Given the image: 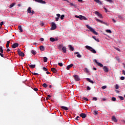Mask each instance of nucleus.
<instances>
[{"instance_id": "nucleus-1", "label": "nucleus", "mask_w": 125, "mask_h": 125, "mask_svg": "<svg viewBox=\"0 0 125 125\" xmlns=\"http://www.w3.org/2000/svg\"><path fill=\"white\" fill-rule=\"evenodd\" d=\"M86 28H87V29L90 30V32L93 33V34H94L95 35H98V33L97 32H96V31H95V30L94 29H93V28H92V27L89 26V25H86Z\"/></svg>"}, {"instance_id": "nucleus-2", "label": "nucleus", "mask_w": 125, "mask_h": 125, "mask_svg": "<svg viewBox=\"0 0 125 125\" xmlns=\"http://www.w3.org/2000/svg\"><path fill=\"white\" fill-rule=\"evenodd\" d=\"M85 48H86V49H88V50H90V51H91L92 53H96V51L91 46L86 45Z\"/></svg>"}, {"instance_id": "nucleus-3", "label": "nucleus", "mask_w": 125, "mask_h": 125, "mask_svg": "<svg viewBox=\"0 0 125 125\" xmlns=\"http://www.w3.org/2000/svg\"><path fill=\"white\" fill-rule=\"evenodd\" d=\"M32 9V8L31 7H29L27 9V13H30L31 15H33V14H35V11L34 10H31Z\"/></svg>"}, {"instance_id": "nucleus-4", "label": "nucleus", "mask_w": 125, "mask_h": 125, "mask_svg": "<svg viewBox=\"0 0 125 125\" xmlns=\"http://www.w3.org/2000/svg\"><path fill=\"white\" fill-rule=\"evenodd\" d=\"M18 53L19 55L21 57H24V56H25V54L22 52H21V50H20V49H18Z\"/></svg>"}, {"instance_id": "nucleus-5", "label": "nucleus", "mask_w": 125, "mask_h": 125, "mask_svg": "<svg viewBox=\"0 0 125 125\" xmlns=\"http://www.w3.org/2000/svg\"><path fill=\"white\" fill-rule=\"evenodd\" d=\"M94 62L96 63L98 66H99V67H104V66H103V65L102 64V63L99 62H97V60H94Z\"/></svg>"}, {"instance_id": "nucleus-6", "label": "nucleus", "mask_w": 125, "mask_h": 125, "mask_svg": "<svg viewBox=\"0 0 125 125\" xmlns=\"http://www.w3.org/2000/svg\"><path fill=\"white\" fill-rule=\"evenodd\" d=\"M35 1H36L37 2H39V3H42V4H45L46 2L45 1L42 0H34Z\"/></svg>"}, {"instance_id": "nucleus-7", "label": "nucleus", "mask_w": 125, "mask_h": 125, "mask_svg": "<svg viewBox=\"0 0 125 125\" xmlns=\"http://www.w3.org/2000/svg\"><path fill=\"white\" fill-rule=\"evenodd\" d=\"M103 69L105 73H108L109 72V68L107 66H104L103 67Z\"/></svg>"}, {"instance_id": "nucleus-8", "label": "nucleus", "mask_w": 125, "mask_h": 125, "mask_svg": "<svg viewBox=\"0 0 125 125\" xmlns=\"http://www.w3.org/2000/svg\"><path fill=\"white\" fill-rule=\"evenodd\" d=\"M56 24L54 22L51 23V30H55L56 29Z\"/></svg>"}, {"instance_id": "nucleus-9", "label": "nucleus", "mask_w": 125, "mask_h": 125, "mask_svg": "<svg viewBox=\"0 0 125 125\" xmlns=\"http://www.w3.org/2000/svg\"><path fill=\"white\" fill-rule=\"evenodd\" d=\"M73 77L75 79V80L76 81V82H78V81H80V77H79V75H74Z\"/></svg>"}, {"instance_id": "nucleus-10", "label": "nucleus", "mask_w": 125, "mask_h": 125, "mask_svg": "<svg viewBox=\"0 0 125 125\" xmlns=\"http://www.w3.org/2000/svg\"><path fill=\"white\" fill-rule=\"evenodd\" d=\"M19 46V44L18 43H14L12 45V48H16V47H18Z\"/></svg>"}, {"instance_id": "nucleus-11", "label": "nucleus", "mask_w": 125, "mask_h": 125, "mask_svg": "<svg viewBox=\"0 0 125 125\" xmlns=\"http://www.w3.org/2000/svg\"><path fill=\"white\" fill-rule=\"evenodd\" d=\"M95 14H96V15H97V16L100 17V18H102V15L101 14H100V13H99V12L95 11Z\"/></svg>"}, {"instance_id": "nucleus-12", "label": "nucleus", "mask_w": 125, "mask_h": 125, "mask_svg": "<svg viewBox=\"0 0 125 125\" xmlns=\"http://www.w3.org/2000/svg\"><path fill=\"white\" fill-rule=\"evenodd\" d=\"M111 120L113 122H114V123H118V120L114 116L112 117Z\"/></svg>"}, {"instance_id": "nucleus-13", "label": "nucleus", "mask_w": 125, "mask_h": 125, "mask_svg": "<svg viewBox=\"0 0 125 125\" xmlns=\"http://www.w3.org/2000/svg\"><path fill=\"white\" fill-rule=\"evenodd\" d=\"M80 117H82L83 119H85L86 118V114L85 113H81L80 114Z\"/></svg>"}, {"instance_id": "nucleus-14", "label": "nucleus", "mask_w": 125, "mask_h": 125, "mask_svg": "<svg viewBox=\"0 0 125 125\" xmlns=\"http://www.w3.org/2000/svg\"><path fill=\"white\" fill-rule=\"evenodd\" d=\"M74 54L75 55L77 54L76 56L78 58H82V55H81V54H80V53H79L78 52H75Z\"/></svg>"}, {"instance_id": "nucleus-15", "label": "nucleus", "mask_w": 125, "mask_h": 125, "mask_svg": "<svg viewBox=\"0 0 125 125\" xmlns=\"http://www.w3.org/2000/svg\"><path fill=\"white\" fill-rule=\"evenodd\" d=\"M62 52H63V53H66V52H67V48L65 46L62 48Z\"/></svg>"}, {"instance_id": "nucleus-16", "label": "nucleus", "mask_w": 125, "mask_h": 125, "mask_svg": "<svg viewBox=\"0 0 125 125\" xmlns=\"http://www.w3.org/2000/svg\"><path fill=\"white\" fill-rule=\"evenodd\" d=\"M94 1L98 3V4H100V5H102V2H101V1L99 0H94Z\"/></svg>"}, {"instance_id": "nucleus-17", "label": "nucleus", "mask_w": 125, "mask_h": 125, "mask_svg": "<svg viewBox=\"0 0 125 125\" xmlns=\"http://www.w3.org/2000/svg\"><path fill=\"white\" fill-rule=\"evenodd\" d=\"M51 71L53 72V73H55L57 72V70L55 68H53V67L51 68Z\"/></svg>"}, {"instance_id": "nucleus-18", "label": "nucleus", "mask_w": 125, "mask_h": 125, "mask_svg": "<svg viewBox=\"0 0 125 125\" xmlns=\"http://www.w3.org/2000/svg\"><path fill=\"white\" fill-rule=\"evenodd\" d=\"M73 66H74V64H70L67 65V66L66 67V70H69V69H70V68H72V67H73Z\"/></svg>"}, {"instance_id": "nucleus-19", "label": "nucleus", "mask_w": 125, "mask_h": 125, "mask_svg": "<svg viewBox=\"0 0 125 125\" xmlns=\"http://www.w3.org/2000/svg\"><path fill=\"white\" fill-rule=\"evenodd\" d=\"M80 20H87V18L81 15Z\"/></svg>"}, {"instance_id": "nucleus-20", "label": "nucleus", "mask_w": 125, "mask_h": 125, "mask_svg": "<svg viewBox=\"0 0 125 125\" xmlns=\"http://www.w3.org/2000/svg\"><path fill=\"white\" fill-rule=\"evenodd\" d=\"M18 29L21 33H22L23 32V29H22V26H21V25H19Z\"/></svg>"}, {"instance_id": "nucleus-21", "label": "nucleus", "mask_w": 125, "mask_h": 125, "mask_svg": "<svg viewBox=\"0 0 125 125\" xmlns=\"http://www.w3.org/2000/svg\"><path fill=\"white\" fill-rule=\"evenodd\" d=\"M61 108L62 109H63V110H65V111H67V110H68V107H67L66 106H61Z\"/></svg>"}, {"instance_id": "nucleus-22", "label": "nucleus", "mask_w": 125, "mask_h": 125, "mask_svg": "<svg viewBox=\"0 0 125 125\" xmlns=\"http://www.w3.org/2000/svg\"><path fill=\"white\" fill-rule=\"evenodd\" d=\"M68 47L70 50L74 51V47L72 46V45H69Z\"/></svg>"}, {"instance_id": "nucleus-23", "label": "nucleus", "mask_w": 125, "mask_h": 125, "mask_svg": "<svg viewBox=\"0 0 125 125\" xmlns=\"http://www.w3.org/2000/svg\"><path fill=\"white\" fill-rule=\"evenodd\" d=\"M40 50H41L42 51H44V46L43 45H41L40 47Z\"/></svg>"}, {"instance_id": "nucleus-24", "label": "nucleus", "mask_w": 125, "mask_h": 125, "mask_svg": "<svg viewBox=\"0 0 125 125\" xmlns=\"http://www.w3.org/2000/svg\"><path fill=\"white\" fill-rule=\"evenodd\" d=\"M29 67L31 69H34L36 67V64H30L29 65Z\"/></svg>"}, {"instance_id": "nucleus-25", "label": "nucleus", "mask_w": 125, "mask_h": 125, "mask_svg": "<svg viewBox=\"0 0 125 125\" xmlns=\"http://www.w3.org/2000/svg\"><path fill=\"white\" fill-rule=\"evenodd\" d=\"M93 113H94V116H97V115H98V111L96 110H94Z\"/></svg>"}, {"instance_id": "nucleus-26", "label": "nucleus", "mask_w": 125, "mask_h": 125, "mask_svg": "<svg viewBox=\"0 0 125 125\" xmlns=\"http://www.w3.org/2000/svg\"><path fill=\"white\" fill-rule=\"evenodd\" d=\"M96 21H97V22H100L101 23H102V24H103L104 21H100L99 19H95Z\"/></svg>"}, {"instance_id": "nucleus-27", "label": "nucleus", "mask_w": 125, "mask_h": 125, "mask_svg": "<svg viewBox=\"0 0 125 125\" xmlns=\"http://www.w3.org/2000/svg\"><path fill=\"white\" fill-rule=\"evenodd\" d=\"M9 43H10V41H7L6 46L7 48H8V47H9Z\"/></svg>"}, {"instance_id": "nucleus-28", "label": "nucleus", "mask_w": 125, "mask_h": 125, "mask_svg": "<svg viewBox=\"0 0 125 125\" xmlns=\"http://www.w3.org/2000/svg\"><path fill=\"white\" fill-rule=\"evenodd\" d=\"M43 62H47L48 59L46 57H44L43 58Z\"/></svg>"}, {"instance_id": "nucleus-29", "label": "nucleus", "mask_w": 125, "mask_h": 125, "mask_svg": "<svg viewBox=\"0 0 125 125\" xmlns=\"http://www.w3.org/2000/svg\"><path fill=\"white\" fill-rule=\"evenodd\" d=\"M92 38H93V39H94V40H95V41H96V42H100L99 39H96L95 38V37H94V36H93Z\"/></svg>"}, {"instance_id": "nucleus-30", "label": "nucleus", "mask_w": 125, "mask_h": 125, "mask_svg": "<svg viewBox=\"0 0 125 125\" xmlns=\"http://www.w3.org/2000/svg\"><path fill=\"white\" fill-rule=\"evenodd\" d=\"M50 41L52 42H55V39L54 38L51 37L50 38Z\"/></svg>"}, {"instance_id": "nucleus-31", "label": "nucleus", "mask_w": 125, "mask_h": 125, "mask_svg": "<svg viewBox=\"0 0 125 125\" xmlns=\"http://www.w3.org/2000/svg\"><path fill=\"white\" fill-rule=\"evenodd\" d=\"M0 52H1V53H3V49H2V47L1 46H0Z\"/></svg>"}, {"instance_id": "nucleus-32", "label": "nucleus", "mask_w": 125, "mask_h": 125, "mask_svg": "<svg viewBox=\"0 0 125 125\" xmlns=\"http://www.w3.org/2000/svg\"><path fill=\"white\" fill-rule=\"evenodd\" d=\"M106 33H108L109 34H112V31L110 29H107L106 30Z\"/></svg>"}, {"instance_id": "nucleus-33", "label": "nucleus", "mask_w": 125, "mask_h": 125, "mask_svg": "<svg viewBox=\"0 0 125 125\" xmlns=\"http://www.w3.org/2000/svg\"><path fill=\"white\" fill-rule=\"evenodd\" d=\"M118 17L119 19H122V20H124V18H123L121 15H118Z\"/></svg>"}, {"instance_id": "nucleus-34", "label": "nucleus", "mask_w": 125, "mask_h": 125, "mask_svg": "<svg viewBox=\"0 0 125 125\" xmlns=\"http://www.w3.org/2000/svg\"><path fill=\"white\" fill-rule=\"evenodd\" d=\"M31 53L33 54V55H36V51L34 50H31Z\"/></svg>"}, {"instance_id": "nucleus-35", "label": "nucleus", "mask_w": 125, "mask_h": 125, "mask_svg": "<svg viewBox=\"0 0 125 125\" xmlns=\"http://www.w3.org/2000/svg\"><path fill=\"white\" fill-rule=\"evenodd\" d=\"M15 5V3H12L11 5H10V8H11L12 7H13Z\"/></svg>"}, {"instance_id": "nucleus-36", "label": "nucleus", "mask_w": 125, "mask_h": 125, "mask_svg": "<svg viewBox=\"0 0 125 125\" xmlns=\"http://www.w3.org/2000/svg\"><path fill=\"white\" fill-rule=\"evenodd\" d=\"M58 65H59V66H60V67L63 66V63L62 62H59L58 63Z\"/></svg>"}, {"instance_id": "nucleus-37", "label": "nucleus", "mask_w": 125, "mask_h": 125, "mask_svg": "<svg viewBox=\"0 0 125 125\" xmlns=\"http://www.w3.org/2000/svg\"><path fill=\"white\" fill-rule=\"evenodd\" d=\"M42 86H43V87H45V88H46V87H47V84H46V83H44L42 85Z\"/></svg>"}, {"instance_id": "nucleus-38", "label": "nucleus", "mask_w": 125, "mask_h": 125, "mask_svg": "<svg viewBox=\"0 0 125 125\" xmlns=\"http://www.w3.org/2000/svg\"><path fill=\"white\" fill-rule=\"evenodd\" d=\"M43 71H44L45 72H46L47 71H48V69L46 68H45V67H43Z\"/></svg>"}, {"instance_id": "nucleus-39", "label": "nucleus", "mask_w": 125, "mask_h": 125, "mask_svg": "<svg viewBox=\"0 0 125 125\" xmlns=\"http://www.w3.org/2000/svg\"><path fill=\"white\" fill-rule=\"evenodd\" d=\"M118 98L121 99V100H124V99H125V98H124V97H122L121 96H118Z\"/></svg>"}, {"instance_id": "nucleus-40", "label": "nucleus", "mask_w": 125, "mask_h": 125, "mask_svg": "<svg viewBox=\"0 0 125 125\" xmlns=\"http://www.w3.org/2000/svg\"><path fill=\"white\" fill-rule=\"evenodd\" d=\"M82 15H79V16H78V15H76L75 16V18H79V19L81 20V17Z\"/></svg>"}, {"instance_id": "nucleus-41", "label": "nucleus", "mask_w": 125, "mask_h": 125, "mask_svg": "<svg viewBox=\"0 0 125 125\" xmlns=\"http://www.w3.org/2000/svg\"><path fill=\"white\" fill-rule=\"evenodd\" d=\"M111 100H112V101H116L117 100V99H116L115 97H112L111 98Z\"/></svg>"}, {"instance_id": "nucleus-42", "label": "nucleus", "mask_w": 125, "mask_h": 125, "mask_svg": "<svg viewBox=\"0 0 125 125\" xmlns=\"http://www.w3.org/2000/svg\"><path fill=\"white\" fill-rule=\"evenodd\" d=\"M106 1H108V2H109V3H112L113 0H105Z\"/></svg>"}, {"instance_id": "nucleus-43", "label": "nucleus", "mask_w": 125, "mask_h": 125, "mask_svg": "<svg viewBox=\"0 0 125 125\" xmlns=\"http://www.w3.org/2000/svg\"><path fill=\"white\" fill-rule=\"evenodd\" d=\"M64 17H65V16L64 15H62L61 16V20H63V19H64Z\"/></svg>"}, {"instance_id": "nucleus-44", "label": "nucleus", "mask_w": 125, "mask_h": 125, "mask_svg": "<svg viewBox=\"0 0 125 125\" xmlns=\"http://www.w3.org/2000/svg\"><path fill=\"white\" fill-rule=\"evenodd\" d=\"M102 89H105L107 88V86H106V85L103 86L102 87Z\"/></svg>"}, {"instance_id": "nucleus-45", "label": "nucleus", "mask_w": 125, "mask_h": 125, "mask_svg": "<svg viewBox=\"0 0 125 125\" xmlns=\"http://www.w3.org/2000/svg\"><path fill=\"white\" fill-rule=\"evenodd\" d=\"M80 116H77L76 118H75V120L76 121H79V120H80Z\"/></svg>"}, {"instance_id": "nucleus-46", "label": "nucleus", "mask_w": 125, "mask_h": 125, "mask_svg": "<svg viewBox=\"0 0 125 125\" xmlns=\"http://www.w3.org/2000/svg\"><path fill=\"white\" fill-rule=\"evenodd\" d=\"M85 71L86 72V73H88L89 72V71L88 70V69H87V68H85Z\"/></svg>"}, {"instance_id": "nucleus-47", "label": "nucleus", "mask_w": 125, "mask_h": 125, "mask_svg": "<svg viewBox=\"0 0 125 125\" xmlns=\"http://www.w3.org/2000/svg\"><path fill=\"white\" fill-rule=\"evenodd\" d=\"M83 100H85V101H88V99H87L85 97H83Z\"/></svg>"}, {"instance_id": "nucleus-48", "label": "nucleus", "mask_w": 125, "mask_h": 125, "mask_svg": "<svg viewBox=\"0 0 125 125\" xmlns=\"http://www.w3.org/2000/svg\"><path fill=\"white\" fill-rule=\"evenodd\" d=\"M92 100L95 101H97V98L94 97V98H93Z\"/></svg>"}, {"instance_id": "nucleus-49", "label": "nucleus", "mask_w": 125, "mask_h": 125, "mask_svg": "<svg viewBox=\"0 0 125 125\" xmlns=\"http://www.w3.org/2000/svg\"><path fill=\"white\" fill-rule=\"evenodd\" d=\"M34 76H39V74L36 72L32 73Z\"/></svg>"}, {"instance_id": "nucleus-50", "label": "nucleus", "mask_w": 125, "mask_h": 125, "mask_svg": "<svg viewBox=\"0 0 125 125\" xmlns=\"http://www.w3.org/2000/svg\"><path fill=\"white\" fill-rule=\"evenodd\" d=\"M104 9L105 12H108V10H107V8H106V7H104Z\"/></svg>"}, {"instance_id": "nucleus-51", "label": "nucleus", "mask_w": 125, "mask_h": 125, "mask_svg": "<svg viewBox=\"0 0 125 125\" xmlns=\"http://www.w3.org/2000/svg\"><path fill=\"white\" fill-rule=\"evenodd\" d=\"M120 79H121V80L122 81H124V80H125V77L122 76V77H121Z\"/></svg>"}, {"instance_id": "nucleus-52", "label": "nucleus", "mask_w": 125, "mask_h": 125, "mask_svg": "<svg viewBox=\"0 0 125 125\" xmlns=\"http://www.w3.org/2000/svg\"><path fill=\"white\" fill-rule=\"evenodd\" d=\"M115 88L116 89H119V85L118 84L116 85Z\"/></svg>"}, {"instance_id": "nucleus-53", "label": "nucleus", "mask_w": 125, "mask_h": 125, "mask_svg": "<svg viewBox=\"0 0 125 125\" xmlns=\"http://www.w3.org/2000/svg\"><path fill=\"white\" fill-rule=\"evenodd\" d=\"M70 3V5L71 6H76V5L74 4L73 3Z\"/></svg>"}, {"instance_id": "nucleus-54", "label": "nucleus", "mask_w": 125, "mask_h": 125, "mask_svg": "<svg viewBox=\"0 0 125 125\" xmlns=\"http://www.w3.org/2000/svg\"><path fill=\"white\" fill-rule=\"evenodd\" d=\"M40 41L41 42H43L44 41V39L43 38H40Z\"/></svg>"}, {"instance_id": "nucleus-55", "label": "nucleus", "mask_w": 125, "mask_h": 125, "mask_svg": "<svg viewBox=\"0 0 125 125\" xmlns=\"http://www.w3.org/2000/svg\"><path fill=\"white\" fill-rule=\"evenodd\" d=\"M33 90H34L35 91H38V90H39V89H38L37 88H34L33 89Z\"/></svg>"}, {"instance_id": "nucleus-56", "label": "nucleus", "mask_w": 125, "mask_h": 125, "mask_svg": "<svg viewBox=\"0 0 125 125\" xmlns=\"http://www.w3.org/2000/svg\"><path fill=\"white\" fill-rule=\"evenodd\" d=\"M86 81H87V82H89V83H90V82L91 81V80H90V79H89V78H87Z\"/></svg>"}, {"instance_id": "nucleus-57", "label": "nucleus", "mask_w": 125, "mask_h": 125, "mask_svg": "<svg viewBox=\"0 0 125 125\" xmlns=\"http://www.w3.org/2000/svg\"><path fill=\"white\" fill-rule=\"evenodd\" d=\"M47 97L46 98V100H47V99H48V98H50V97H51V96H50V95H47Z\"/></svg>"}, {"instance_id": "nucleus-58", "label": "nucleus", "mask_w": 125, "mask_h": 125, "mask_svg": "<svg viewBox=\"0 0 125 125\" xmlns=\"http://www.w3.org/2000/svg\"><path fill=\"white\" fill-rule=\"evenodd\" d=\"M91 88L89 86L87 87V90H90Z\"/></svg>"}, {"instance_id": "nucleus-59", "label": "nucleus", "mask_w": 125, "mask_h": 125, "mask_svg": "<svg viewBox=\"0 0 125 125\" xmlns=\"http://www.w3.org/2000/svg\"><path fill=\"white\" fill-rule=\"evenodd\" d=\"M56 16H57V17H60V16H61V15H60V14H57Z\"/></svg>"}, {"instance_id": "nucleus-60", "label": "nucleus", "mask_w": 125, "mask_h": 125, "mask_svg": "<svg viewBox=\"0 0 125 125\" xmlns=\"http://www.w3.org/2000/svg\"><path fill=\"white\" fill-rule=\"evenodd\" d=\"M2 25H3V21H1L0 23V26H2Z\"/></svg>"}, {"instance_id": "nucleus-61", "label": "nucleus", "mask_w": 125, "mask_h": 125, "mask_svg": "<svg viewBox=\"0 0 125 125\" xmlns=\"http://www.w3.org/2000/svg\"><path fill=\"white\" fill-rule=\"evenodd\" d=\"M59 17L56 18V21H59Z\"/></svg>"}, {"instance_id": "nucleus-62", "label": "nucleus", "mask_w": 125, "mask_h": 125, "mask_svg": "<svg viewBox=\"0 0 125 125\" xmlns=\"http://www.w3.org/2000/svg\"><path fill=\"white\" fill-rule=\"evenodd\" d=\"M106 99H105V98H103L102 99V101H106Z\"/></svg>"}, {"instance_id": "nucleus-63", "label": "nucleus", "mask_w": 125, "mask_h": 125, "mask_svg": "<svg viewBox=\"0 0 125 125\" xmlns=\"http://www.w3.org/2000/svg\"><path fill=\"white\" fill-rule=\"evenodd\" d=\"M122 74H123V75H125V70H123V71H122Z\"/></svg>"}, {"instance_id": "nucleus-64", "label": "nucleus", "mask_w": 125, "mask_h": 125, "mask_svg": "<svg viewBox=\"0 0 125 125\" xmlns=\"http://www.w3.org/2000/svg\"><path fill=\"white\" fill-rule=\"evenodd\" d=\"M0 55L1 56V57H3V54H2V53H0Z\"/></svg>"}]
</instances>
